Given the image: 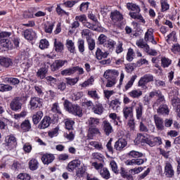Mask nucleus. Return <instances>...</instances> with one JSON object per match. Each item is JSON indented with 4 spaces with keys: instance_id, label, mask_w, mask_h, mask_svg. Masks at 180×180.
<instances>
[{
    "instance_id": "680f3d73",
    "label": "nucleus",
    "mask_w": 180,
    "mask_h": 180,
    "mask_svg": "<svg viewBox=\"0 0 180 180\" xmlns=\"http://www.w3.org/2000/svg\"><path fill=\"white\" fill-rule=\"evenodd\" d=\"M127 9H129V11H136V12H140V8L134 4L128 3L127 4Z\"/></svg>"
},
{
    "instance_id": "1a4fd4ad",
    "label": "nucleus",
    "mask_w": 180,
    "mask_h": 180,
    "mask_svg": "<svg viewBox=\"0 0 180 180\" xmlns=\"http://www.w3.org/2000/svg\"><path fill=\"white\" fill-rule=\"evenodd\" d=\"M154 30L150 28L145 33L144 40L145 41H150L152 44H157V41L154 39Z\"/></svg>"
},
{
    "instance_id": "393cba45",
    "label": "nucleus",
    "mask_w": 180,
    "mask_h": 180,
    "mask_svg": "<svg viewBox=\"0 0 180 180\" xmlns=\"http://www.w3.org/2000/svg\"><path fill=\"white\" fill-rule=\"evenodd\" d=\"M128 95L131 98H133V99H139V98L143 95V91L140 89H134L128 93Z\"/></svg>"
},
{
    "instance_id": "dca6fc26",
    "label": "nucleus",
    "mask_w": 180,
    "mask_h": 180,
    "mask_svg": "<svg viewBox=\"0 0 180 180\" xmlns=\"http://www.w3.org/2000/svg\"><path fill=\"white\" fill-rule=\"evenodd\" d=\"M80 165H81V160H74L68 163L67 169L68 171H69V172H72L74 169H75L76 168H79Z\"/></svg>"
},
{
    "instance_id": "13d9d810",
    "label": "nucleus",
    "mask_w": 180,
    "mask_h": 180,
    "mask_svg": "<svg viewBox=\"0 0 180 180\" xmlns=\"http://www.w3.org/2000/svg\"><path fill=\"white\" fill-rule=\"evenodd\" d=\"M145 51L146 53H147V54H148V56H155L158 54V52L155 49H151L149 45L146 46V49H145Z\"/></svg>"
},
{
    "instance_id": "8fccbe9b",
    "label": "nucleus",
    "mask_w": 180,
    "mask_h": 180,
    "mask_svg": "<svg viewBox=\"0 0 180 180\" xmlns=\"http://www.w3.org/2000/svg\"><path fill=\"white\" fill-rule=\"evenodd\" d=\"M136 78H137V75H134L131 77L130 80L125 85V91H128V89H130V88L133 86L134 81H136Z\"/></svg>"
},
{
    "instance_id": "58836bf2",
    "label": "nucleus",
    "mask_w": 180,
    "mask_h": 180,
    "mask_svg": "<svg viewBox=\"0 0 180 180\" xmlns=\"http://www.w3.org/2000/svg\"><path fill=\"white\" fill-rule=\"evenodd\" d=\"M0 45L1 47H4L5 49H13V46L11 44V41H9L8 39L0 40Z\"/></svg>"
},
{
    "instance_id": "864d4df0",
    "label": "nucleus",
    "mask_w": 180,
    "mask_h": 180,
    "mask_svg": "<svg viewBox=\"0 0 180 180\" xmlns=\"http://www.w3.org/2000/svg\"><path fill=\"white\" fill-rule=\"evenodd\" d=\"M53 27L54 22H48L47 24H44V30L46 33H52Z\"/></svg>"
},
{
    "instance_id": "f8f14e48",
    "label": "nucleus",
    "mask_w": 180,
    "mask_h": 180,
    "mask_svg": "<svg viewBox=\"0 0 180 180\" xmlns=\"http://www.w3.org/2000/svg\"><path fill=\"white\" fill-rule=\"evenodd\" d=\"M55 158L56 157H54L53 154L46 153L42 155L41 161L45 165H49V164H51L54 161Z\"/></svg>"
},
{
    "instance_id": "603ef678",
    "label": "nucleus",
    "mask_w": 180,
    "mask_h": 180,
    "mask_svg": "<svg viewBox=\"0 0 180 180\" xmlns=\"http://www.w3.org/2000/svg\"><path fill=\"white\" fill-rule=\"evenodd\" d=\"M74 74V67L69 68L61 71V75H65V77L72 75Z\"/></svg>"
},
{
    "instance_id": "052dcab7",
    "label": "nucleus",
    "mask_w": 180,
    "mask_h": 180,
    "mask_svg": "<svg viewBox=\"0 0 180 180\" xmlns=\"http://www.w3.org/2000/svg\"><path fill=\"white\" fill-rule=\"evenodd\" d=\"M160 4L162 12H165L166 11H168V9H169V4H168L167 0H161Z\"/></svg>"
},
{
    "instance_id": "ea45409f",
    "label": "nucleus",
    "mask_w": 180,
    "mask_h": 180,
    "mask_svg": "<svg viewBox=\"0 0 180 180\" xmlns=\"http://www.w3.org/2000/svg\"><path fill=\"white\" fill-rule=\"evenodd\" d=\"M77 47L79 53H81V54H84V51H85V41L81 39H78Z\"/></svg>"
},
{
    "instance_id": "c9c22d12",
    "label": "nucleus",
    "mask_w": 180,
    "mask_h": 180,
    "mask_svg": "<svg viewBox=\"0 0 180 180\" xmlns=\"http://www.w3.org/2000/svg\"><path fill=\"white\" fill-rule=\"evenodd\" d=\"M65 122V129L66 130H74V124H75V122L74 120H71V119H65L64 120Z\"/></svg>"
},
{
    "instance_id": "b1692460",
    "label": "nucleus",
    "mask_w": 180,
    "mask_h": 180,
    "mask_svg": "<svg viewBox=\"0 0 180 180\" xmlns=\"http://www.w3.org/2000/svg\"><path fill=\"white\" fill-rule=\"evenodd\" d=\"M67 63V60H56L53 65H51L52 71H57L59 68H61Z\"/></svg>"
},
{
    "instance_id": "a19ab883",
    "label": "nucleus",
    "mask_w": 180,
    "mask_h": 180,
    "mask_svg": "<svg viewBox=\"0 0 180 180\" xmlns=\"http://www.w3.org/2000/svg\"><path fill=\"white\" fill-rule=\"evenodd\" d=\"M29 168L31 171H36L39 168V162L36 159H32L29 162Z\"/></svg>"
},
{
    "instance_id": "de8ad7c7",
    "label": "nucleus",
    "mask_w": 180,
    "mask_h": 180,
    "mask_svg": "<svg viewBox=\"0 0 180 180\" xmlns=\"http://www.w3.org/2000/svg\"><path fill=\"white\" fill-rule=\"evenodd\" d=\"M22 16L25 19H33V18H34V14H33V11H32V8H30L28 11H24Z\"/></svg>"
},
{
    "instance_id": "2eb2a0df",
    "label": "nucleus",
    "mask_w": 180,
    "mask_h": 180,
    "mask_svg": "<svg viewBox=\"0 0 180 180\" xmlns=\"http://www.w3.org/2000/svg\"><path fill=\"white\" fill-rule=\"evenodd\" d=\"M104 78L108 79V78H117L119 77V71L116 70H108L103 74Z\"/></svg>"
},
{
    "instance_id": "0e129e2a",
    "label": "nucleus",
    "mask_w": 180,
    "mask_h": 180,
    "mask_svg": "<svg viewBox=\"0 0 180 180\" xmlns=\"http://www.w3.org/2000/svg\"><path fill=\"white\" fill-rule=\"evenodd\" d=\"M47 47H49V41H47V39H41L39 42V49L44 50V49H47Z\"/></svg>"
},
{
    "instance_id": "49530a36",
    "label": "nucleus",
    "mask_w": 180,
    "mask_h": 180,
    "mask_svg": "<svg viewBox=\"0 0 180 180\" xmlns=\"http://www.w3.org/2000/svg\"><path fill=\"white\" fill-rule=\"evenodd\" d=\"M87 95L90 96V98H92V99H94V101H98L100 98L99 95L98 94V91H96V90L89 91Z\"/></svg>"
},
{
    "instance_id": "37998d69",
    "label": "nucleus",
    "mask_w": 180,
    "mask_h": 180,
    "mask_svg": "<svg viewBox=\"0 0 180 180\" xmlns=\"http://www.w3.org/2000/svg\"><path fill=\"white\" fill-rule=\"evenodd\" d=\"M100 174L104 179H109L110 178V173L109 172V170H108V168L103 167L100 171Z\"/></svg>"
},
{
    "instance_id": "423d86ee",
    "label": "nucleus",
    "mask_w": 180,
    "mask_h": 180,
    "mask_svg": "<svg viewBox=\"0 0 180 180\" xmlns=\"http://www.w3.org/2000/svg\"><path fill=\"white\" fill-rule=\"evenodd\" d=\"M175 174V171H174V167L171 162L167 161L165 163V174L167 178H172Z\"/></svg>"
},
{
    "instance_id": "7c9ffc66",
    "label": "nucleus",
    "mask_w": 180,
    "mask_h": 180,
    "mask_svg": "<svg viewBox=\"0 0 180 180\" xmlns=\"http://www.w3.org/2000/svg\"><path fill=\"white\" fill-rule=\"evenodd\" d=\"M6 146L8 147H15V144H16V138L13 136H7L6 137Z\"/></svg>"
},
{
    "instance_id": "338daca9",
    "label": "nucleus",
    "mask_w": 180,
    "mask_h": 180,
    "mask_svg": "<svg viewBox=\"0 0 180 180\" xmlns=\"http://www.w3.org/2000/svg\"><path fill=\"white\" fill-rule=\"evenodd\" d=\"M122 176L127 180H134L133 174L128 173L127 172L122 171L121 173Z\"/></svg>"
},
{
    "instance_id": "4d7b16f0",
    "label": "nucleus",
    "mask_w": 180,
    "mask_h": 180,
    "mask_svg": "<svg viewBox=\"0 0 180 180\" xmlns=\"http://www.w3.org/2000/svg\"><path fill=\"white\" fill-rule=\"evenodd\" d=\"M134 58V51H133V49L129 48L128 49L127 53V61H133Z\"/></svg>"
},
{
    "instance_id": "c756f323",
    "label": "nucleus",
    "mask_w": 180,
    "mask_h": 180,
    "mask_svg": "<svg viewBox=\"0 0 180 180\" xmlns=\"http://www.w3.org/2000/svg\"><path fill=\"white\" fill-rule=\"evenodd\" d=\"M172 105L176 108V111L179 117H180V99L178 98L172 100Z\"/></svg>"
},
{
    "instance_id": "5fc2aeb1",
    "label": "nucleus",
    "mask_w": 180,
    "mask_h": 180,
    "mask_svg": "<svg viewBox=\"0 0 180 180\" xmlns=\"http://www.w3.org/2000/svg\"><path fill=\"white\" fill-rule=\"evenodd\" d=\"M161 63L162 67H163V68H167L171 65L172 61L168 58H162Z\"/></svg>"
},
{
    "instance_id": "9b49d317",
    "label": "nucleus",
    "mask_w": 180,
    "mask_h": 180,
    "mask_svg": "<svg viewBox=\"0 0 180 180\" xmlns=\"http://www.w3.org/2000/svg\"><path fill=\"white\" fill-rule=\"evenodd\" d=\"M110 18L114 23L123 20V15L118 11L111 12Z\"/></svg>"
},
{
    "instance_id": "a878e982",
    "label": "nucleus",
    "mask_w": 180,
    "mask_h": 180,
    "mask_svg": "<svg viewBox=\"0 0 180 180\" xmlns=\"http://www.w3.org/2000/svg\"><path fill=\"white\" fill-rule=\"evenodd\" d=\"M54 49L56 53H61L64 50V44L58 41L57 39H55Z\"/></svg>"
},
{
    "instance_id": "c85d7f7f",
    "label": "nucleus",
    "mask_w": 180,
    "mask_h": 180,
    "mask_svg": "<svg viewBox=\"0 0 180 180\" xmlns=\"http://www.w3.org/2000/svg\"><path fill=\"white\" fill-rule=\"evenodd\" d=\"M109 56V53L103 52L102 50L99 48L97 49L96 51V58L97 60H102V58H107Z\"/></svg>"
},
{
    "instance_id": "f257e3e1",
    "label": "nucleus",
    "mask_w": 180,
    "mask_h": 180,
    "mask_svg": "<svg viewBox=\"0 0 180 180\" xmlns=\"http://www.w3.org/2000/svg\"><path fill=\"white\" fill-rule=\"evenodd\" d=\"M143 155V154L141 152L131 150L128 153V157L134 159L127 160L125 162L126 165H143V163L147 161V159H141Z\"/></svg>"
},
{
    "instance_id": "09e8293b",
    "label": "nucleus",
    "mask_w": 180,
    "mask_h": 180,
    "mask_svg": "<svg viewBox=\"0 0 180 180\" xmlns=\"http://www.w3.org/2000/svg\"><path fill=\"white\" fill-rule=\"evenodd\" d=\"M79 81V77H75V78H66V84L68 85H70L71 86L75 85L77 82Z\"/></svg>"
},
{
    "instance_id": "cd10ccee",
    "label": "nucleus",
    "mask_w": 180,
    "mask_h": 180,
    "mask_svg": "<svg viewBox=\"0 0 180 180\" xmlns=\"http://www.w3.org/2000/svg\"><path fill=\"white\" fill-rule=\"evenodd\" d=\"M43 112L42 111H37L35 114L32 116V121L34 124H39V122L41 120V117H43Z\"/></svg>"
},
{
    "instance_id": "6ab92c4d",
    "label": "nucleus",
    "mask_w": 180,
    "mask_h": 180,
    "mask_svg": "<svg viewBox=\"0 0 180 180\" xmlns=\"http://www.w3.org/2000/svg\"><path fill=\"white\" fill-rule=\"evenodd\" d=\"M99 133H101L99 129L96 127H89L87 137L90 140H93L95 135L99 134Z\"/></svg>"
},
{
    "instance_id": "aec40b11",
    "label": "nucleus",
    "mask_w": 180,
    "mask_h": 180,
    "mask_svg": "<svg viewBox=\"0 0 180 180\" xmlns=\"http://www.w3.org/2000/svg\"><path fill=\"white\" fill-rule=\"evenodd\" d=\"M51 123V118L50 117H44L41 122L39 124V129H47Z\"/></svg>"
},
{
    "instance_id": "a211bd4d",
    "label": "nucleus",
    "mask_w": 180,
    "mask_h": 180,
    "mask_svg": "<svg viewBox=\"0 0 180 180\" xmlns=\"http://www.w3.org/2000/svg\"><path fill=\"white\" fill-rule=\"evenodd\" d=\"M65 6L63 4H58L56 5V12L58 16H70V13L65 11L63 7Z\"/></svg>"
},
{
    "instance_id": "79ce46f5",
    "label": "nucleus",
    "mask_w": 180,
    "mask_h": 180,
    "mask_svg": "<svg viewBox=\"0 0 180 180\" xmlns=\"http://www.w3.org/2000/svg\"><path fill=\"white\" fill-rule=\"evenodd\" d=\"M63 136L65 139H67V140H69V141H72L75 137V131L70 130L69 132L64 133Z\"/></svg>"
},
{
    "instance_id": "e2e57ef3",
    "label": "nucleus",
    "mask_w": 180,
    "mask_h": 180,
    "mask_svg": "<svg viewBox=\"0 0 180 180\" xmlns=\"http://www.w3.org/2000/svg\"><path fill=\"white\" fill-rule=\"evenodd\" d=\"M143 167H135L134 169H131L129 171V173L131 174V175H136V174H140L141 171H143Z\"/></svg>"
},
{
    "instance_id": "3c124183",
    "label": "nucleus",
    "mask_w": 180,
    "mask_h": 180,
    "mask_svg": "<svg viewBox=\"0 0 180 180\" xmlns=\"http://www.w3.org/2000/svg\"><path fill=\"white\" fill-rule=\"evenodd\" d=\"M148 139V138H147V136L141 134H138L136 139V143H147Z\"/></svg>"
},
{
    "instance_id": "6e6552de",
    "label": "nucleus",
    "mask_w": 180,
    "mask_h": 180,
    "mask_svg": "<svg viewBox=\"0 0 180 180\" xmlns=\"http://www.w3.org/2000/svg\"><path fill=\"white\" fill-rule=\"evenodd\" d=\"M153 120L157 130L162 131L165 129L164 120L158 115H153Z\"/></svg>"
},
{
    "instance_id": "69168bd1",
    "label": "nucleus",
    "mask_w": 180,
    "mask_h": 180,
    "mask_svg": "<svg viewBox=\"0 0 180 180\" xmlns=\"http://www.w3.org/2000/svg\"><path fill=\"white\" fill-rule=\"evenodd\" d=\"M88 8H89V2L82 3L79 6V11L81 12H86Z\"/></svg>"
},
{
    "instance_id": "4c0bfd02",
    "label": "nucleus",
    "mask_w": 180,
    "mask_h": 180,
    "mask_svg": "<svg viewBox=\"0 0 180 180\" xmlns=\"http://www.w3.org/2000/svg\"><path fill=\"white\" fill-rule=\"evenodd\" d=\"M108 116L111 119V120H113V123L114 124H115V126H117V124H119V122H117V120L122 123V121H120V117L117 116V114H116V112H111L109 114Z\"/></svg>"
},
{
    "instance_id": "774afa93",
    "label": "nucleus",
    "mask_w": 180,
    "mask_h": 180,
    "mask_svg": "<svg viewBox=\"0 0 180 180\" xmlns=\"http://www.w3.org/2000/svg\"><path fill=\"white\" fill-rule=\"evenodd\" d=\"M17 178L22 180H30V175L26 173H20L18 175Z\"/></svg>"
},
{
    "instance_id": "bf43d9fd",
    "label": "nucleus",
    "mask_w": 180,
    "mask_h": 180,
    "mask_svg": "<svg viewBox=\"0 0 180 180\" xmlns=\"http://www.w3.org/2000/svg\"><path fill=\"white\" fill-rule=\"evenodd\" d=\"M169 40H172V41H176V32L173 31L167 35V39H166L167 43L169 44Z\"/></svg>"
},
{
    "instance_id": "bb28decb",
    "label": "nucleus",
    "mask_w": 180,
    "mask_h": 180,
    "mask_svg": "<svg viewBox=\"0 0 180 180\" xmlns=\"http://www.w3.org/2000/svg\"><path fill=\"white\" fill-rule=\"evenodd\" d=\"M101 123L99 118L90 117L87 121L89 127H96Z\"/></svg>"
},
{
    "instance_id": "f704fd0d",
    "label": "nucleus",
    "mask_w": 180,
    "mask_h": 180,
    "mask_svg": "<svg viewBox=\"0 0 180 180\" xmlns=\"http://www.w3.org/2000/svg\"><path fill=\"white\" fill-rule=\"evenodd\" d=\"M158 113L160 115H169V109L167 105H161L158 109Z\"/></svg>"
},
{
    "instance_id": "2f4dec72",
    "label": "nucleus",
    "mask_w": 180,
    "mask_h": 180,
    "mask_svg": "<svg viewBox=\"0 0 180 180\" xmlns=\"http://www.w3.org/2000/svg\"><path fill=\"white\" fill-rule=\"evenodd\" d=\"M49 72V70L46 68H41L37 72V77L38 78H40V79H44L46 78V74Z\"/></svg>"
},
{
    "instance_id": "7ed1b4c3",
    "label": "nucleus",
    "mask_w": 180,
    "mask_h": 180,
    "mask_svg": "<svg viewBox=\"0 0 180 180\" xmlns=\"http://www.w3.org/2000/svg\"><path fill=\"white\" fill-rule=\"evenodd\" d=\"M136 105L137 103L134 101L131 103V107L126 105L123 108L122 113L125 120H127V119L130 117H134L133 114V110L134 109V106H136Z\"/></svg>"
},
{
    "instance_id": "4be33fe9",
    "label": "nucleus",
    "mask_w": 180,
    "mask_h": 180,
    "mask_svg": "<svg viewBox=\"0 0 180 180\" xmlns=\"http://www.w3.org/2000/svg\"><path fill=\"white\" fill-rule=\"evenodd\" d=\"M65 46L71 54H77V51L75 50V43H74L72 40L67 39Z\"/></svg>"
},
{
    "instance_id": "4468645a",
    "label": "nucleus",
    "mask_w": 180,
    "mask_h": 180,
    "mask_svg": "<svg viewBox=\"0 0 180 180\" xmlns=\"http://www.w3.org/2000/svg\"><path fill=\"white\" fill-rule=\"evenodd\" d=\"M103 130L106 136H109L111 133H113V127L108 121L104 120L103 122Z\"/></svg>"
},
{
    "instance_id": "6e6d98bb",
    "label": "nucleus",
    "mask_w": 180,
    "mask_h": 180,
    "mask_svg": "<svg viewBox=\"0 0 180 180\" xmlns=\"http://www.w3.org/2000/svg\"><path fill=\"white\" fill-rule=\"evenodd\" d=\"M51 112L61 115V108H60V105H58V103H55L52 105Z\"/></svg>"
},
{
    "instance_id": "5701e85b",
    "label": "nucleus",
    "mask_w": 180,
    "mask_h": 180,
    "mask_svg": "<svg viewBox=\"0 0 180 180\" xmlns=\"http://www.w3.org/2000/svg\"><path fill=\"white\" fill-rule=\"evenodd\" d=\"M12 59L9 58H5L4 56H0V65L5 68H9L12 65Z\"/></svg>"
},
{
    "instance_id": "412c9836",
    "label": "nucleus",
    "mask_w": 180,
    "mask_h": 180,
    "mask_svg": "<svg viewBox=\"0 0 180 180\" xmlns=\"http://www.w3.org/2000/svg\"><path fill=\"white\" fill-rule=\"evenodd\" d=\"M36 32L33 31L32 29L25 30L24 31V37L27 40H33L36 39Z\"/></svg>"
},
{
    "instance_id": "c03bdc74",
    "label": "nucleus",
    "mask_w": 180,
    "mask_h": 180,
    "mask_svg": "<svg viewBox=\"0 0 180 180\" xmlns=\"http://www.w3.org/2000/svg\"><path fill=\"white\" fill-rule=\"evenodd\" d=\"M13 87L9 84H0V92H9V91H12Z\"/></svg>"
},
{
    "instance_id": "0eeeda50",
    "label": "nucleus",
    "mask_w": 180,
    "mask_h": 180,
    "mask_svg": "<svg viewBox=\"0 0 180 180\" xmlns=\"http://www.w3.org/2000/svg\"><path fill=\"white\" fill-rule=\"evenodd\" d=\"M127 146V141L126 139L121 138L118 139L114 145V148L117 151H123L124 148Z\"/></svg>"
},
{
    "instance_id": "ddd939ff",
    "label": "nucleus",
    "mask_w": 180,
    "mask_h": 180,
    "mask_svg": "<svg viewBox=\"0 0 180 180\" xmlns=\"http://www.w3.org/2000/svg\"><path fill=\"white\" fill-rule=\"evenodd\" d=\"M144 110V106L143 103H139L135 107V113L137 120H141L143 119V111Z\"/></svg>"
},
{
    "instance_id": "72a5a7b5",
    "label": "nucleus",
    "mask_w": 180,
    "mask_h": 180,
    "mask_svg": "<svg viewBox=\"0 0 180 180\" xmlns=\"http://www.w3.org/2000/svg\"><path fill=\"white\" fill-rule=\"evenodd\" d=\"M21 129L22 131L26 133L27 131H29L30 129H32V125L30 124V121L25 120L22 124H21Z\"/></svg>"
},
{
    "instance_id": "f3484780",
    "label": "nucleus",
    "mask_w": 180,
    "mask_h": 180,
    "mask_svg": "<svg viewBox=\"0 0 180 180\" xmlns=\"http://www.w3.org/2000/svg\"><path fill=\"white\" fill-rule=\"evenodd\" d=\"M154 96H158V102H164V101H165L164 96H162V93H161V91L160 90H153L149 93V98H153Z\"/></svg>"
},
{
    "instance_id": "a18cd8bd",
    "label": "nucleus",
    "mask_w": 180,
    "mask_h": 180,
    "mask_svg": "<svg viewBox=\"0 0 180 180\" xmlns=\"http://www.w3.org/2000/svg\"><path fill=\"white\" fill-rule=\"evenodd\" d=\"M117 82V80L116 78H110L109 77L107 79V83L105 84L106 88H112L115 85H116V83Z\"/></svg>"
},
{
    "instance_id": "39448f33",
    "label": "nucleus",
    "mask_w": 180,
    "mask_h": 180,
    "mask_svg": "<svg viewBox=\"0 0 180 180\" xmlns=\"http://www.w3.org/2000/svg\"><path fill=\"white\" fill-rule=\"evenodd\" d=\"M154 81V76L153 75L146 74L144 75L139 81V86H146V84L148 82H153Z\"/></svg>"
},
{
    "instance_id": "9d476101",
    "label": "nucleus",
    "mask_w": 180,
    "mask_h": 180,
    "mask_svg": "<svg viewBox=\"0 0 180 180\" xmlns=\"http://www.w3.org/2000/svg\"><path fill=\"white\" fill-rule=\"evenodd\" d=\"M43 103L41 98L39 97H32L31 98L30 105L31 106V109H37V108H40Z\"/></svg>"
},
{
    "instance_id": "f03ea898",
    "label": "nucleus",
    "mask_w": 180,
    "mask_h": 180,
    "mask_svg": "<svg viewBox=\"0 0 180 180\" xmlns=\"http://www.w3.org/2000/svg\"><path fill=\"white\" fill-rule=\"evenodd\" d=\"M63 105L69 113H72V115H75V116H78L79 117H82L83 113L81 107L77 105H72L68 100H65Z\"/></svg>"
},
{
    "instance_id": "e433bc0d",
    "label": "nucleus",
    "mask_w": 180,
    "mask_h": 180,
    "mask_svg": "<svg viewBox=\"0 0 180 180\" xmlns=\"http://www.w3.org/2000/svg\"><path fill=\"white\" fill-rule=\"evenodd\" d=\"M4 80L5 82L11 84V85H19V83L20 82L19 79L15 77H4Z\"/></svg>"
},
{
    "instance_id": "20e7f679",
    "label": "nucleus",
    "mask_w": 180,
    "mask_h": 180,
    "mask_svg": "<svg viewBox=\"0 0 180 180\" xmlns=\"http://www.w3.org/2000/svg\"><path fill=\"white\" fill-rule=\"evenodd\" d=\"M22 98L20 97H15L10 103V109L13 112H18L22 109Z\"/></svg>"
},
{
    "instance_id": "473e14b6",
    "label": "nucleus",
    "mask_w": 180,
    "mask_h": 180,
    "mask_svg": "<svg viewBox=\"0 0 180 180\" xmlns=\"http://www.w3.org/2000/svg\"><path fill=\"white\" fill-rule=\"evenodd\" d=\"M92 110L96 115H102L103 113V106L102 104H96L92 108Z\"/></svg>"
}]
</instances>
